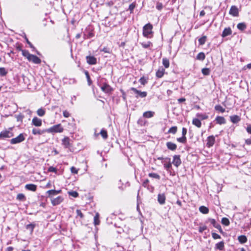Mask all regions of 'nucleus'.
<instances>
[{
  "instance_id": "nucleus-1",
  "label": "nucleus",
  "mask_w": 251,
  "mask_h": 251,
  "mask_svg": "<svg viewBox=\"0 0 251 251\" xmlns=\"http://www.w3.org/2000/svg\"><path fill=\"white\" fill-rule=\"evenodd\" d=\"M63 129L62 126H52L46 130H40L38 128H34L32 129V133L35 135H41L44 133L46 132L49 133H56L61 132Z\"/></svg>"
},
{
  "instance_id": "nucleus-2",
  "label": "nucleus",
  "mask_w": 251,
  "mask_h": 251,
  "mask_svg": "<svg viewBox=\"0 0 251 251\" xmlns=\"http://www.w3.org/2000/svg\"><path fill=\"white\" fill-rule=\"evenodd\" d=\"M152 26L150 24H146L144 27H143V34L145 37H146L147 38L150 37V35L152 34Z\"/></svg>"
},
{
  "instance_id": "nucleus-3",
  "label": "nucleus",
  "mask_w": 251,
  "mask_h": 251,
  "mask_svg": "<svg viewBox=\"0 0 251 251\" xmlns=\"http://www.w3.org/2000/svg\"><path fill=\"white\" fill-rule=\"evenodd\" d=\"M25 134L21 133L16 137L11 139L10 140V143L11 144H16L20 143L25 140Z\"/></svg>"
},
{
  "instance_id": "nucleus-4",
  "label": "nucleus",
  "mask_w": 251,
  "mask_h": 251,
  "mask_svg": "<svg viewBox=\"0 0 251 251\" xmlns=\"http://www.w3.org/2000/svg\"><path fill=\"white\" fill-rule=\"evenodd\" d=\"M131 90L134 92L137 95L136 96V98H138V97H141L142 98H145L147 95V93L146 92H142L137 90L135 88H131Z\"/></svg>"
},
{
  "instance_id": "nucleus-5",
  "label": "nucleus",
  "mask_w": 251,
  "mask_h": 251,
  "mask_svg": "<svg viewBox=\"0 0 251 251\" xmlns=\"http://www.w3.org/2000/svg\"><path fill=\"white\" fill-rule=\"evenodd\" d=\"M50 200L51 204L53 206H55L61 203L63 201V198L61 196H58L55 198H51Z\"/></svg>"
},
{
  "instance_id": "nucleus-6",
  "label": "nucleus",
  "mask_w": 251,
  "mask_h": 251,
  "mask_svg": "<svg viewBox=\"0 0 251 251\" xmlns=\"http://www.w3.org/2000/svg\"><path fill=\"white\" fill-rule=\"evenodd\" d=\"M172 163L176 167H178L181 164L180 156L179 155H175L173 156Z\"/></svg>"
},
{
  "instance_id": "nucleus-7",
  "label": "nucleus",
  "mask_w": 251,
  "mask_h": 251,
  "mask_svg": "<svg viewBox=\"0 0 251 251\" xmlns=\"http://www.w3.org/2000/svg\"><path fill=\"white\" fill-rule=\"evenodd\" d=\"M229 13L230 15L234 17L238 16L239 15V10L237 6L235 5L231 6Z\"/></svg>"
},
{
  "instance_id": "nucleus-8",
  "label": "nucleus",
  "mask_w": 251,
  "mask_h": 251,
  "mask_svg": "<svg viewBox=\"0 0 251 251\" xmlns=\"http://www.w3.org/2000/svg\"><path fill=\"white\" fill-rule=\"evenodd\" d=\"M27 60L30 62H32L33 63L37 64H40L41 62V59L38 57L31 54Z\"/></svg>"
},
{
  "instance_id": "nucleus-9",
  "label": "nucleus",
  "mask_w": 251,
  "mask_h": 251,
  "mask_svg": "<svg viewBox=\"0 0 251 251\" xmlns=\"http://www.w3.org/2000/svg\"><path fill=\"white\" fill-rule=\"evenodd\" d=\"M100 88L101 90L106 93H110L113 90V89L111 88V87L105 83H103Z\"/></svg>"
},
{
  "instance_id": "nucleus-10",
  "label": "nucleus",
  "mask_w": 251,
  "mask_h": 251,
  "mask_svg": "<svg viewBox=\"0 0 251 251\" xmlns=\"http://www.w3.org/2000/svg\"><path fill=\"white\" fill-rule=\"evenodd\" d=\"M87 62L90 65H95L97 63V58L93 56H87Z\"/></svg>"
},
{
  "instance_id": "nucleus-11",
  "label": "nucleus",
  "mask_w": 251,
  "mask_h": 251,
  "mask_svg": "<svg viewBox=\"0 0 251 251\" xmlns=\"http://www.w3.org/2000/svg\"><path fill=\"white\" fill-rule=\"evenodd\" d=\"M61 190H50L47 192V193L49 195V197H50V199L53 198V196H56L58 194L61 193Z\"/></svg>"
},
{
  "instance_id": "nucleus-12",
  "label": "nucleus",
  "mask_w": 251,
  "mask_h": 251,
  "mask_svg": "<svg viewBox=\"0 0 251 251\" xmlns=\"http://www.w3.org/2000/svg\"><path fill=\"white\" fill-rule=\"evenodd\" d=\"M215 143V137L213 136H210L207 138L206 146L208 147H211Z\"/></svg>"
},
{
  "instance_id": "nucleus-13",
  "label": "nucleus",
  "mask_w": 251,
  "mask_h": 251,
  "mask_svg": "<svg viewBox=\"0 0 251 251\" xmlns=\"http://www.w3.org/2000/svg\"><path fill=\"white\" fill-rule=\"evenodd\" d=\"M12 133L9 131H4L0 133V139L4 138H10L12 136Z\"/></svg>"
},
{
  "instance_id": "nucleus-14",
  "label": "nucleus",
  "mask_w": 251,
  "mask_h": 251,
  "mask_svg": "<svg viewBox=\"0 0 251 251\" xmlns=\"http://www.w3.org/2000/svg\"><path fill=\"white\" fill-rule=\"evenodd\" d=\"M157 200L160 204L165 203L166 197L164 194H159L157 196Z\"/></svg>"
},
{
  "instance_id": "nucleus-15",
  "label": "nucleus",
  "mask_w": 251,
  "mask_h": 251,
  "mask_svg": "<svg viewBox=\"0 0 251 251\" xmlns=\"http://www.w3.org/2000/svg\"><path fill=\"white\" fill-rule=\"evenodd\" d=\"M209 220L213 226L217 228L221 232H222V229L221 226L216 222L215 219H210Z\"/></svg>"
},
{
  "instance_id": "nucleus-16",
  "label": "nucleus",
  "mask_w": 251,
  "mask_h": 251,
  "mask_svg": "<svg viewBox=\"0 0 251 251\" xmlns=\"http://www.w3.org/2000/svg\"><path fill=\"white\" fill-rule=\"evenodd\" d=\"M25 188L29 191L35 192L37 189V186L34 184H27L25 185Z\"/></svg>"
},
{
  "instance_id": "nucleus-17",
  "label": "nucleus",
  "mask_w": 251,
  "mask_h": 251,
  "mask_svg": "<svg viewBox=\"0 0 251 251\" xmlns=\"http://www.w3.org/2000/svg\"><path fill=\"white\" fill-rule=\"evenodd\" d=\"M232 33L231 29L230 27L225 28L223 31L222 36L225 37L227 36L231 35Z\"/></svg>"
},
{
  "instance_id": "nucleus-18",
  "label": "nucleus",
  "mask_w": 251,
  "mask_h": 251,
  "mask_svg": "<svg viewBox=\"0 0 251 251\" xmlns=\"http://www.w3.org/2000/svg\"><path fill=\"white\" fill-rule=\"evenodd\" d=\"M165 69L162 67H160L156 73V76L158 78H161L164 74Z\"/></svg>"
},
{
  "instance_id": "nucleus-19",
  "label": "nucleus",
  "mask_w": 251,
  "mask_h": 251,
  "mask_svg": "<svg viewBox=\"0 0 251 251\" xmlns=\"http://www.w3.org/2000/svg\"><path fill=\"white\" fill-rule=\"evenodd\" d=\"M32 123L34 126H41L42 120L40 119H39L36 117H35L32 119Z\"/></svg>"
},
{
  "instance_id": "nucleus-20",
  "label": "nucleus",
  "mask_w": 251,
  "mask_h": 251,
  "mask_svg": "<svg viewBox=\"0 0 251 251\" xmlns=\"http://www.w3.org/2000/svg\"><path fill=\"white\" fill-rule=\"evenodd\" d=\"M215 121H216V124L219 125L225 124L226 123L225 118L221 116L217 117Z\"/></svg>"
},
{
  "instance_id": "nucleus-21",
  "label": "nucleus",
  "mask_w": 251,
  "mask_h": 251,
  "mask_svg": "<svg viewBox=\"0 0 251 251\" xmlns=\"http://www.w3.org/2000/svg\"><path fill=\"white\" fill-rule=\"evenodd\" d=\"M166 146L168 149L171 151H175L176 149V144L171 142H167L166 144Z\"/></svg>"
},
{
  "instance_id": "nucleus-22",
  "label": "nucleus",
  "mask_w": 251,
  "mask_h": 251,
  "mask_svg": "<svg viewBox=\"0 0 251 251\" xmlns=\"http://www.w3.org/2000/svg\"><path fill=\"white\" fill-rule=\"evenodd\" d=\"M231 121L233 124H237L240 121V117L237 115H233L230 117Z\"/></svg>"
},
{
  "instance_id": "nucleus-23",
  "label": "nucleus",
  "mask_w": 251,
  "mask_h": 251,
  "mask_svg": "<svg viewBox=\"0 0 251 251\" xmlns=\"http://www.w3.org/2000/svg\"><path fill=\"white\" fill-rule=\"evenodd\" d=\"M62 145L64 146L65 148H67L69 147L70 142H69V138L68 137H65L63 138L62 140Z\"/></svg>"
},
{
  "instance_id": "nucleus-24",
  "label": "nucleus",
  "mask_w": 251,
  "mask_h": 251,
  "mask_svg": "<svg viewBox=\"0 0 251 251\" xmlns=\"http://www.w3.org/2000/svg\"><path fill=\"white\" fill-rule=\"evenodd\" d=\"M238 239L239 242L241 244H244L247 242V238L245 235H240L238 236Z\"/></svg>"
},
{
  "instance_id": "nucleus-25",
  "label": "nucleus",
  "mask_w": 251,
  "mask_h": 251,
  "mask_svg": "<svg viewBox=\"0 0 251 251\" xmlns=\"http://www.w3.org/2000/svg\"><path fill=\"white\" fill-rule=\"evenodd\" d=\"M215 248L220 251H222L224 248V242L223 241L220 242L216 244Z\"/></svg>"
},
{
  "instance_id": "nucleus-26",
  "label": "nucleus",
  "mask_w": 251,
  "mask_h": 251,
  "mask_svg": "<svg viewBox=\"0 0 251 251\" xmlns=\"http://www.w3.org/2000/svg\"><path fill=\"white\" fill-rule=\"evenodd\" d=\"M237 27L240 30L243 31L246 28L247 25L244 23H240L237 25Z\"/></svg>"
},
{
  "instance_id": "nucleus-27",
  "label": "nucleus",
  "mask_w": 251,
  "mask_h": 251,
  "mask_svg": "<svg viewBox=\"0 0 251 251\" xmlns=\"http://www.w3.org/2000/svg\"><path fill=\"white\" fill-rule=\"evenodd\" d=\"M200 211L203 214H207L209 212V209L207 207L204 206H201L199 208Z\"/></svg>"
},
{
  "instance_id": "nucleus-28",
  "label": "nucleus",
  "mask_w": 251,
  "mask_h": 251,
  "mask_svg": "<svg viewBox=\"0 0 251 251\" xmlns=\"http://www.w3.org/2000/svg\"><path fill=\"white\" fill-rule=\"evenodd\" d=\"M46 112V110L45 108H40L38 109L37 111V114L39 116H43Z\"/></svg>"
},
{
  "instance_id": "nucleus-29",
  "label": "nucleus",
  "mask_w": 251,
  "mask_h": 251,
  "mask_svg": "<svg viewBox=\"0 0 251 251\" xmlns=\"http://www.w3.org/2000/svg\"><path fill=\"white\" fill-rule=\"evenodd\" d=\"M20 51H22V55L26 57L27 59H28L29 56H30L31 54L29 53V51L27 50L20 49Z\"/></svg>"
},
{
  "instance_id": "nucleus-30",
  "label": "nucleus",
  "mask_w": 251,
  "mask_h": 251,
  "mask_svg": "<svg viewBox=\"0 0 251 251\" xmlns=\"http://www.w3.org/2000/svg\"><path fill=\"white\" fill-rule=\"evenodd\" d=\"M162 63L165 68H168L170 66V62L168 59L163 58L162 59Z\"/></svg>"
},
{
  "instance_id": "nucleus-31",
  "label": "nucleus",
  "mask_w": 251,
  "mask_h": 251,
  "mask_svg": "<svg viewBox=\"0 0 251 251\" xmlns=\"http://www.w3.org/2000/svg\"><path fill=\"white\" fill-rule=\"evenodd\" d=\"M99 134H100V135L103 139H105L107 138V131L104 128L101 129L100 132Z\"/></svg>"
},
{
  "instance_id": "nucleus-32",
  "label": "nucleus",
  "mask_w": 251,
  "mask_h": 251,
  "mask_svg": "<svg viewBox=\"0 0 251 251\" xmlns=\"http://www.w3.org/2000/svg\"><path fill=\"white\" fill-rule=\"evenodd\" d=\"M154 112L151 111H147L143 113V116L146 118H151L153 116Z\"/></svg>"
},
{
  "instance_id": "nucleus-33",
  "label": "nucleus",
  "mask_w": 251,
  "mask_h": 251,
  "mask_svg": "<svg viewBox=\"0 0 251 251\" xmlns=\"http://www.w3.org/2000/svg\"><path fill=\"white\" fill-rule=\"evenodd\" d=\"M215 109L222 113H224L225 111V109L220 105H216L215 106Z\"/></svg>"
},
{
  "instance_id": "nucleus-34",
  "label": "nucleus",
  "mask_w": 251,
  "mask_h": 251,
  "mask_svg": "<svg viewBox=\"0 0 251 251\" xmlns=\"http://www.w3.org/2000/svg\"><path fill=\"white\" fill-rule=\"evenodd\" d=\"M7 74V71L6 70L5 68L3 67L0 68V76H5Z\"/></svg>"
},
{
  "instance_id": "nucleus-35",
  "label": "nucleus",
  "mask_w": 251,
  "mask_h": 251,
  "mask_svg": "<svg viewBox=\"0 0 251 251\" xmlns=\"http://www.w3.org/2000/svg\"><path fill=\"white\" fill-rule=\"evenodd\" d=\"M205 56L203 52H200L197 56V59L200 60H203L205 59Z\"/></svg>"
},
{
  "instance_id": "nucleus-36",
  "label": "nucleus",
  "mask_w": 251,
  "mask_h": 251,
  "mask_svg": "<svg viewBox=\"0 0 251 251\" xmlns=\"http://www.w3.org/2000/svg\"><path fill=\"white\" fill-rule=\"evenodd\" d=\"M34 227L35 225L33 224H28L26 226V229L29 230L30 231V233L32 232Z\"/></svg>"
},
{
  "instance_id": "nucleus-37",
  "label": "nucleus",
  "mask_w": 251,
  "mask_h": 251,
  "mask_svg": "<svg viewBox=\"0 0 251 251\" xmlns=\"http://www.w3.org/2000/svg\"><path fill=\"white\" fill-rule=\"evenodd\" d=\"M221 223L223 225L226 226H228L230 223L229 220L227 218H223Z\"/></svg>"
},
{
  "instance_id": "nucleus-38",
  "label": "nucleus",
  "mask_w": 251,
  "mask_h": 251,
  "mask_svg": "<svg viewBox=\"0 0 251 251\" xmlns=\"http://www.w3.org/2000/svg\"><path fill=\"white\" fill-rule=\"evenodd\" d=\"M149 176L151 177H152L154 178H156L157 179H159L160 178V176L159 175L154 173H151L149 174Z\"/></svg>"
},
{
  "instance_id": "nucleus-39",
  "label": "nucleus",
  "mask_w": 251,
  "mask_h": 251,
  "mask_svg": "<svg viewBox=\"0 0 251 251\" xmlns=\"http://www.w3.org/2000/svg\"><path fill=\"white\" fill-rule=\"evenodd\" d=\"M17 199L21 201H24L25 200V196L23 194H19L17 196Z\"/></svg>"
},
{
  "instance_id": "nucleus-40",
  "label": "nucleus",
  "mask_w": 251,
  "mask_h": 251,
  "mask_svg": "<svg viewBox=\"0 0 251 251\" xmlns=\"http://www.w3.org/2000/svg\"><path fill=\"white\" fill-rule=\"evenodd\" d=\"M177 131V126H172L171 128L169 129L168 132L172 133L173 134H175Z\"/></svg>"
},
{
  "instance_id": "nucleus-41",
  "label": "nucleus",
  "mask_w": 251,
  "mask_h": 251,
  "mask_svg": "<svg viewBox=\"0 0 251 251\" xmlns=\"http://www.w3.org/2000/svg\"><path fill=\"white\" fill-rule=\"evenodd\" d=\"M85 74L86 75V78L87 79L88 84L89 86H90L92 84V81L91 80V78H90L89 73L87 71H86L85 72Z\"/></svg>"
},
{
  "instance_id": "nucleus-42",
  "label": "nucleus",
  "mask_w": 251,
  "mask_h": 251,
  "mask_svg": "<svg viewBox=\"0 0 251 251\" xmlns=\"http://www.w3.org/2000/svg\"><path fill=\"white\" fill-rule=\"evenodd\" d=\"M202 73L203 75H207L210 74V70L208 68H203L201 70Z\"/></svg>"
},
{
  "instance_id": "nucleus-43",
  "label": "nucleus",
  "mask_w": 251,
  "mask_h": 251,
  "mask_svg": "<svg viewBox=\"0 0 251 251\" xmlns=\"http://www.w3.org/2000/svg\"><path fill=\"white\" fill-rule=\"evenodd\" d=\"M151 44V42L150 41H148L147 42H143L141 43V45L143 48H148L150 47V45Z\"/></svg>"
},
{
  "instance_id": "nucleus-44",
  "label": "nucleus",
  "mask_w": 251,
  "mask_h": 251,
  "mask_svg": "<svg viewBox=\"0 0 251 251\" xmlns=\"http://www.w3.org/2000/svg\"><path fill=\"white\" fill-rule=\"evenodd\" d=\"M68 194L70 196H71L74 198H76L78 196V194L76 191H70L68 192Z\"/></svg>"
},
{
  "instance_id": "nucleus-45",
  "label": "nucleus",
  "mask_w": 251,
  "mask_h": 251,
  "mask_svg": "<svg viewBox=\"0 0 251 251\" xmlns=\"http://www.w3.org/2000/svg\"><path fill=\"white\" fill-rule=\"evenodd\" d=\"M206 41V36H203L199 39V42L200 45H202L205 44Z\"/></svg>"
},
{
  "instance_id": "nucleus-46",
  "label": "nucleus",
  "mask_w": 251,
  "mask_h": 251,
  "mask_svg": "<svg viewBox=\"0 0 251 251\" xmlns=\"http://www.w3.org/2000/svg\"><path fill=\"white\" fill-rule=\"evenodd\" d=\"M193 124L195 126H201V122L200 119H194L193 120Z\"/></svg>"
},
{
  "instance_id": "nucleus-47",
  "label": "nucleus",
  "mask_w": 251,
  "mask_h": 251,
  "mask_svg": "<svg viewBox=\"0 0 251 251\" xmlns=\"http://www.w3.org/2000/svg\"><path fill=\"white\" fill-rule=\"evenodd\" d=\"M76 213L77 214L76 218L78 217H79L80 218L82 219L84 217V215H83V213L81 212L80 210L77 209L76 210Z\"/></svg>"
},
{
  "instance_id": "nucleus-48",
  "label": "nucleus",
  "mask_w": 251,
  "mask_h": 251,
  "mask_svg": "<svg viewBox=\"0 0 251 251\" xmlns=\"http://www.w3.org/2000/svg\"><path fill=\"white\" fill-rule=\"evenodd\" d=\"M24 38H25V40L26 43L29 45V47L33 49V50L35 49V48L33 46V45L31 43V42H30L28 40V39H27V38L26 37V36H25V33H24Z\"/></svg>"
},
{
  "instance_id": "nucleus-49",
  "label": "nucleus",
  "mask_w": 251,
  "mask_h": 251,
  "mask_svg": "<svg viewBox=\"0 0 251 251\" xmlns=\"http://www.w3.org/2000/svg\"><path fill=\"white\" fill-rule=\"evenodd\" d=\"M197 117H198V119L200 120H203L207 118V116L202 114H198Z\"/></svg>"
},
{
  "instance_id": "nucleus-50",
  "label": "nucleus",
  "mask_w": 251,
  "mask_h": 251,
  "mask_svg": "<svg viewBox=\"0 0 251 251\" xmlns=\"http://www.w3.org/2000/svg\"><path fill=\"white\" fill-rule=\"evenodd\" d=\"M100 224V220H99V214L97 213L94 217V224L98 225Z\"/></svg>"
},
{
  "instance_id": "nucleus-51",
  "label": "nucleus",
  "mask_w": 251,
  "mask_h": 251,
  "mask_svg": "<svg viewBox=\"0 0 251 251\" xmlns=\"http://www.w3.org/2000/svg\"><path fill=\"white\" fill-rule=\"evenodd\" d=\"M186 140V138L185 136H182V137L177 138V141L180 143H185Z\"/></svg>"
},
{
  "instance_id": "nucleus-52",
  "label": "nucleus",
  "mask_w": 251,
  "mask_h": 251,
  "mask_svg": "<svg viewBox=\"0 0 251 251\" xmlns=\"http://www.w3.org/2000/svg\"><path fill=\"white\" fill-rule=\"evenodd\" d=\"M15 117L17 119V121L18 122H20V121H22V120L24 118V116L22 114H20L18 115H15Z\"/></svg>"
},
{
  "instance_id": "nucleus-53",
  "label": "nucleus",
  "mask_w": 251,
  "mask_h": 251,
  "mask_svg": "<svg viewBox=\"0 0 251 251\" xmlns=\"http://www.w3.org/2000/svg\"><path fill=\"white\" fill-rule=\"evenodd\" d=\"M156 8L157 10L160 11L163 8V4L161 3L158 2L156 3Z\"/></svg>"
},
{
  "instance_id": "nucleus-54",
  "label": "nucleus",
  "mask_w": 251,
  "mask_h": 251,
  "mask_svg": "<svg viewBox=\"0 0 251 251\" xmlns=\"http://www.w3.org/2000/svg\"><path fill=\"white\" fill-rule=\"evenodd\" d=\"M164 166L167 171H169L172 167V163L169 162L168 164H164Z\"/></svg>"
},
{
  "instance_id": "nucleus-55",
  "label": "nucleus",
  "mask_w": 251,
  "mask_h": 251,
  "mask_svg": "<svg viewBox=\"0 0 251 251\" xmlns=\"http://www.w3.org/2000/svg\"><path fill=\"white\" fill-rule=\"evenodd\" d=\"M139 82L141 83V84L145 85L147 83V80L145 77H142L139 79Z\"/></svg>"
},
{
  "instance_id": "nucleus-56",
  "label": "nucleus",
  "mask_w": 251,
  "mask_h": 251,
  "mask_svg": "<svg viewBox=\"0 0 251 251\" xmlns=\"http://www.w3.org/2000/svg\"><path fill=\"white\" fill-rule=\"evenodd\" d=\"M212 236L214 239L221 238V236L219 234H218L216 233H212Z\"/></svg>"
},
{
  "instance_id": "nucleus-57",
  "label": "nucleus",
  "mask_w": 251,
  "mask_h": 251,
  "mask_svg": "<svg viewBox=\"0 0 251 251\" xmlns=\"http://www.w3.org/2000/svg\"><path fill=\"white\" fill-rule=\"evenodd\" d=\"M135 7V5L133 3L129 5L128 9L130 11L131 13L133 11Z\"/></svg>"
},
{
  "instance_id": "nucleus-58",
  "label": "nucleus",
  "mask_w": 251,
  "mask_h": 251,
  "mask_svg": "<svg viewBox=\"0 0 251 251\" xmlns=\"http://www.w3.org/2000/svg\"><path fill=\"white\" fill-rule=\"evenodd\" d=\"M71 172L73 174H76L78 173V170L74 167H72L71 168Z\"/></svg>"
},
{
  "instance_id": "nucleus-59",
  "label": "nucleus",
  "mask_w": 251,
  "mask_h": 251,
  "mask_svg": "<svg viewBox=\"0 0 251 251\" xmlns=\"http://www.w3.org/2000/svg\"><path fill=\"white\" fill-rule=\"evenodd\" d=\"M48 171L50 172H56V169L55 168L53 167H49Z\"/></svg>"
},
{
  "instance_id": "nucleus-60",
  "label": "nucleus",
  "mask_w": 251,
  "mask_h": 251,
  "mask_svg": "<svg viewBox=\"0 0 251 251\" xmlns=\"http://www.w3.org/2000/svg\"><path fill=\"white\" fill-rule=\"evenodd\" d=\"M63 116L65 117H69L70 116V113L68 111L65 110L63 112Z\"/></svg>"
},
{
  "instance_id": "nucleus-61",
  "label": "nucleus",
  "mask_w": 251,
  "mask_h": 251,
  "mask_svg": "<svg viewBox=\"0 0 251 251\" xmlns=\"http://www.w3.org/2000/svg\"><path fill=\"white\" fill-rule=\"evenodd\" d=\"M245 143L248 145H251V138L247 139L245 140Z\"/></svg>"
},
{
  "instance_id": "nucleus-62",
  "label": "nucleus",
  "mask_w": 251,
  "mask_h": 251,
  "mask_svg": "<svg viewBox=\"0 0 251 251\" xmlns=\"http://www.w3.org/2000/svg\"><path fill=\"white\" fill-rule=\"evenodd\" d=\"M187 133V129L183 127L182 128V136H185V135Z\"/></svg>"
},
{
  "instance_id": "nucleus-63",
  "label": "nucleus",
  "mask_w": 251,
  "mask_h": 251,
  "mask_svg": "<svg viewBox=\"0 0 251 251\" xmlns=\"http://www.w3.org/2000/svg\"><path fill=\"white\" fill-rule=\"evenodd\" d=\"M206 229V226H203L202 227H200L199 228V231L200 232H202L203 231Z\"/></svg>"
},
{
  "instance_id": "nucleus-64",
  "label": "nucleus",
  "mask_w": 251,
  "mask_h": 251,
  "mask_svg": "<svg viewBox=\"0 0 251 251\" xmlns=\"http://www.w3.org/2000/svg\"><path fill=\"white\" fill-rule=\"evenodd\" d=\"M246 130L248 133L251 134V126H247Z\"/></svg>"
}]
</instances>
